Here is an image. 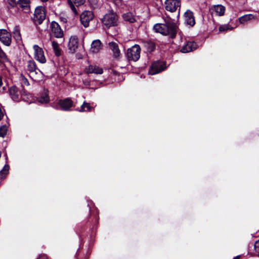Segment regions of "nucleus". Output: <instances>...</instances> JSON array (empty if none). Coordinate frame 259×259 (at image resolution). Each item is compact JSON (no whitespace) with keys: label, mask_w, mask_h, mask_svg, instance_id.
I'll return each mask as SVG.
<instances>
[{"label":"nucleus","mask_w":259,"mask_h":259,"mask_svg":"<svg viewBox=\"0 0 259 259\" xmlns=\"http://www.w3.org/2000/svg\"><path fill=\"white\" fill-rule=\"evenodd\" d=\"M156 32L163 35H170L174 37L177 33V26L174 23L164 24H156L154 26Z\"/></svg>","instance_id":"nucleus-1"},{"label":"nucleus","mask_w":259,"mask_h":259,"mask_svg":"<svg viewBox=\"0 0 259 259\" xmlns=\"http://www.w3.org/2000/svg\"><path fill=\"white\" fill-rule=\"evenodd\" d=\"M27 70L29 72L30 77L34 81H39L42 77V73L36 67L33 61H29L27 64Z\"/></svg>","instance_id":"nucleus-2"},{"label":"nucleus","mask_w":259,"mask_h":259,"mask_svg":"<svg viewBox=\"0 0 259 259\" xmlns=\"http://www.w3.org/2000/svg\"><path fill=\"white\" fill-rule=\"evenodd\" d=\"M102 23L107 28L117 25L118 17L113 12L106 14L102 19Z\"/></svg>","instance_id":"nucleus-3"},{"label":"nucleus","mask_w":259,"mask_h":259,"mask_svg":"<svg viewBox=\"0 0 259 259\" xmlns=\"http://www.w3.org/2000/svg\"><path fill=\"white\" fill-rule=\"evenodd\" d=\"M46 18V12L45 8L42 6H38L35 9L32 18L34 23L36 25L40 24Z\"/></svg>","instance_id":"nucleus-4"},{"label":"nucleus","mask_w":259,"mask_h":259,"mask_svg":"<svg viewBox=\"0 0 259 259\" xmlns=\"http://www.w3.org/2000/svg\"><path fill=\"white\" fill-rule=\"evenodd\" d=\"M141 48L138 45H135L127 51L126 56L129 60L137 61L140 57Z\"/></svg>","instance_id":"nucleus-5"},{"label":"nucleus","mask_w":259,"mask_h":259,"mask_svg":"<svg viewBox=\"0 0 259 259\" xmlns=\"http://www.w3.org/2000/svg\"><path fill=\"white\" fill-rule=\"evenodd\" d=\"M24 90L23 87L19 89L15 85L12 86L9 89V93L11 99L14 101H19L22 97V91Z\"/></svg>","instance_id":"nucleus-6"},{"label":"nucleus","mask_w":259,"mask_h":259,"mask_svg":"<svg viewBox=\"0 0 259 259\" xmlns=\"http://www.w3.org/2000/svg\"><path fill=\"white\" fill-rule=\"evenodd\" d=\"M94 17V15L92 11H85L80 15V20L81 24L86 28L89 26L90 22Z\"/></svg>","instance_id":"nucleus-7"},{"label":"nucleus","mask_w":259,"mask_h":259,"mask_svg":"<svg viewBox=\"0 0 259 259\" xmlns=\"http://www.w3.org/2000/svg\"><path fill=\"white\" fill-rule=\"evenodd\" d=\"M0 41L6 46H10L12 42L11 34L6 29H0Z\"/></svg>","instance_id":"nucleus-8"},{"label":"nucleus","mask_w":259,"mask_h":259,"mask_svg":"<svg viewBox=\"0 0 259 259\" xmlns=\"http://www.w3.org/2000/svg\"><path fill=\"white\" fill-rule=\"evenodd\" d=\"M165 64L163 62H156L153 63L149 70V73L154 75L164 70L165 68Z\"/></svg>","instance_id":"nucleus-9"},{"label":"nucleus","mask_w":259,"mask_h":259,"mask_svg":"<svg viewBox=\"0 0 259 259\" xmlns=\"http://www.w3.org/2000/svg\"><path fill=\"white\" fill-rule=\"evenodd\" d=\"M33 49L34 50V58L41 63H46V59L43 50L36 45L33 46Z\"/></svg>","instance_id":"nucleus-10"},{"label":"nucleus","mask_w":259,"mask_h":259,"mask_svg":"<svg viewBox=\"0 0 259 259\" xmlns=\"http://www.w3.org/2000/svg\"><path fill=\"white\" fill-rule=\"evenodd\" d=\"M180 7V2L179 0H166L165 2V9L170 12H175Z\"/></svg>","instance_id":"nucleus-11"},{"label":"nucleus","mask_w":259,"mask_h":259,"mask_svg":"<svg viewBox=\"0 0 259 259\" xmlns=\"http://www.w3.org/2000/svg\"><path fill=\"white\" fill-rule=\"evenodd\" d=\"M67 3L74 15L76 16L78 12L74 5L77 7L82 6L85 3V0H67Z\"/></svg>","instance_id":"nucleus-12"},{"label":"nucleus","mask_w":259,"mask_h":259,"mask_svg":"<svg viewBox=\"0 0 259 259\" xmlns=\"http://www.w3.org/2000/svg\"><path fill=\"white\" fill-rule=\"evenodd\" d=\"M58 105L61 109L64 111H69L73 105V102L70 98H66L63 100H60Z\"/></svg>","instance_id":"nucleus-13"},{"label":"nucleus","mask_w":259,"mask_h":259,"mask_svg":"<svg viewBox=\"0 0 259 259\" xmlns=\"http://www.w3.org/2000/svg\"><path fill=\"white\" fill-rule=\"evenodd\" d=\"M52 34L56 37L61 38L63 36V33L59 25L55 22H52L51 23Z\"/></svg>","instance_id":"nucleus-14"},{"label":"nucleus","mask_w":259,"mask_h":259,"mask_svg":"<svg viewBox=\"0 0 259 259\" xmlns=\"http://www.w3.org/2000/svg\"><path fill=\"white\" fill-rule=\"evenodd\" d=\"M68 46L69 53L71 54L74 53L78 46V41L77 37L71 36L69 39Z\"/></svg>","instance_id":"nucleus-15"},{"label":"nucleus","mask_w":259,"mask_h":259,"mask_svg":"<svg viewBox=\"0 0 259 259\" xmlns=\"http://www.w3.org/2000/svg\"><path fill=\"white\" fill-rule=\"evenodd\" d=\"M17 6L26 13H29L30 11L29 0H19Z\"/></svg>","instance_id":"nucleus-16"},{"label":"nucleus","mask_w":259,"mask_h":259,"mask_svg":"<svg viewBox=\"0 0 259 259\" xmlns=\"http://www.w3.org/2000/svg\"><path fill=\"white\" fill-rule=\"evenodd\" d=\"M185 22L191 26L195 24V19L193 13L190 10H187L184 14Z\"/></svg>","instance_id":"nucleus-17"},{"label":"nucleus","mask_w":259,"mask_h":259,"mask_svg":"<svg viewBox=\"0 0 259 259\" xmlns=\"http://www.w3.org/2000/svg\"><path fill=\"white\" fill-rule=\"evenodd\" d=\"M197 48V45L194 42H188L183 46L181 52L184 53H189L193 51Z\"/></svg>","instance_id":"nucleus-18"},{"label":"nucleus","mask_w":259,"mask_h":259,"mask_svg":"<svg viewBox=\"0 0 259 259\" xmlns=\"http://www.w3.org/2000/svg\"><path fill=\"white\" fill-rule=\"evenodd\" d=\"M102 43L99 39L94 40L91 45L90 51L93 53H98L102 49Z\"/></svg>","instance_id":"nucleus-19"},{"label":"nucleus","mask_w":259,"mask_h":259,"mask_svg":"<svg viewBox=\"0 0 259 259\" xmlns=\"http://www.w3.org/2000/svg\"><path fill=\"white\" fill-rule=\"evenodd\" d=\"M109 46L113 52V57L116 59H118L120 56V52L117 44L114 42H110L109 43Z\"/></svg>","instance_id":"nucleus-20"},{"label":"nucleus","mask_w":259,"mask_h":259,"mask_svg":"<svg viewBox=\"0 0 259 259\" xmlns=\"http://www.w3.org/2000/svg\"><path fill=\"white\" fill-rule=\"evenodd\" d=\"M88 73H96L101 74L103 73V69L96 65H90L85 69Z\"/></svg>","instance_id":"nucleus-21"},{"label":"nucleus","mask_w":259,"mask_h":259,"mask_svg":"<svg viewBox=\"0 0 259 259\" xmlns=\"http://www.w3.org/2000/svg\"><path fill=\"white\" fill-rule=\"evenodd\" d=\"M211 10L212 13H215V14L219 16H223L224 14L225 8L224 6L218 5L213 6Z\"/></svg>","instance_id":"nucleus-22"},{"label":"nucleus","mask_w":259,"mask_h":259,"mask_svg":"<svg viewBox=\"0 0 259 259\" xmlns=\"http://www.w3.org/2000/svg\"><path fill=\"white\" fill-rule=\"evenodd\" d=\"M123 18L125 21L133 23L136 21L134 16L131 13H127L123 15Z\"/></svg>","instance_id":"nucleus-23"},{"label":"nucleus","mask_w":259,"mask_h":259,"mask_svg":"<svg viewBox=\"0 0 259 259\" xmlns=\"http://www.w3.org/2000/svg\"><path fill=\"white\" fill-rule=\"evenodd\" d=\"M92 109V107L91 106L90 104L88 103L84 102L83 104L81 105L80 107V109L79 110V112H88L91 111Z\"/></svg>","instance_id":"nucleus-24"},{"label":"nucleus","mask_w":259,"mask_h":259,"mask_svg":"<svg viewBox=\"0 0 259 259\" xmlns=\"http://www.w3.org/2000/svg\"><path fill=\"white\" fill-rule=\"evenodd\" d=\"M253 19H254V16L253 15L247 14L239 18V22L241 23H243Z\"/></svg>","instance_id":"nucleus-25"},{"label":"nucleus","mask_w":259,"mask_h":259,"mask_svg":"<svg viewBox=\"0 0 259 259\" xmlns=\"http://www.w3.org/2000/svg\"><path fill=\"white\" fill-rule=\"evenodd\" d=\"M13 35L14 38L16 40H20L21 39L20 28L18 26H16L14 28Z\"/></svg>","instance_id":"nucleus-26"},{"label":"nucleus","mask_w":259,"mask_h":259,"mask_svg":"<svg viewBox=\"0 0 259 259\" xmlns=\"http://www.w3.org/2000/svg\"><path fill=\"white\" fill-rule=\"evenodd\" d=\"M52 47L54 51L55 55L57 56H59L61 55V50L59 49V45L58 43L55 41L52 42Z\"/></svg>","instance_id":"nucleus-27"},{"label":"nucleus","mask_w":259,"mask_h":259,"mask_svg":"<svg viewBox=\"0 0 259 259\" xmlns=\"http://www.w3.org/2000/svg\"><path fill=\"white\" fill-rule=\"evenodd\" d=\"M49 101V98L47 92H45V94L42 95V96H41L38 99V102L41 103H47Z\"/></svg>","instance_id":"nucleus-28"},{"label":"nucleus","mask_w":259,"mask_h":259,"mask_svg":"<svg viewBox=\"0 0 259 259\" xmlns=\"http://www.w3.org/2000/svg\"><path fill=\"white\" fill-rule=\"evenodd\" d=\"M8 127L6 125H3L0 127V137L4 138L7 134Z\"/></svg>","instance_id":"nucleus-29"},{"label":"nucleus","mask_w":259,"mask_h":259,"mask_svg":"<svg viewBox=\"0 0 259 259\" xmlns=\"http://www.w3.org/2000/svg\"><path fill=\"white\" fill-rule=\"evenodd\" d=\"M9 170V166L8 165H5L3 169L0 171V177H3V175H6L8 173Z\"/></svg>","instance_id":"nucleus-30"},{"label":"nucleus","mask_w":259,"mask_h":259,"mask_svg":"<svg viewBox=\"0 0 259 259\" xmlns=\"http://www.w3.org/2000/svg\"><path fill=\"white\" fill-rule=\"evenodd\" d=\"M0 58L2 59H3L4 61H7L8 60L6 54L3 51V50L2 49L1 47H0Z\"/></svg>","instance_id":"nucleus-31"},{"label":"nucleus","mask_w":259,"mask_h":259,"mask_svg":"<svg viewBox=\"0 0 259 259\" xmlns=\"http://www.w3.org/2000/svg\"><path fill=\"white\" fill-rule=\"evenodd\" d=\"M7 3L11 8H14L17 6V2H16V0H7Z\"/></svg>","instance_id":"nucleus-32"},{"label":"nucleus","mask_w":259,"mask_h":259,"mask_svg":"<svg viewBox=\"0 0 259 259\" xmlns=\"http://www.w3.org/2000/svg\"><path fill=\"white\" fill-rule=\"evenodd\" d=\"M229 29V26L228 25H222L219 27L220 31H224Z\"/></svg>","instance_id":"nucleus-33"},{"label":"nucleus","mask_w":259,"mask_h":259,"mask_svg":"<svg viewBox=\"0 0 259 259\" xmlns=\"http://www.w3.org/2000/svg\"><path fill=\"white\" fill-rule=\"evenodd\" d=\"M21 77L22 78V80L23 81V83L26 85H28L29 84V83L27 80V79L26 78H25V76L22 74L21 75Z\"/></svg>","instance_id":"nucleus-34"},{"label":"nucleus","mask_w":259,"mask_h":259,"mask_svg":"<svg viewBox=\"0 0 259 259\" xmlns=\"http://www.w3.org/2000/svg\"><path fill=\"white\" fill-rule=\"evenodd\" d=\"M254 247L256 251H259V239L254 243Z\"/></svg>","instance_id":"nucleus-35"},{"label":"nucleus","mask_w":259,"mask_h":259,"mask_svg":"<svg viewBox=\"0 0 259 259\" xmlns=\"http://www.w3.org/2000/svg\"><path fill=\"white\" fill-rule=\"evenodd\" d=\"M3 116H4V114L2 111L1 108H0V120H1L2 119Z\"/></svg>","instance_id":"nucleus-36"},{"label":"nucleus","mask_w":259,"mask_h":259,"mask_svg":"<svg viewBox=\"0 0 259 259\" xmlns=\"http://www.w3.org/2000/svg\"><path fill=\"white\" fill-rule=\"evenodd\" d=\"M155 49V47L153 45H150V50L151 51H153Z\"/></svg>","instance_id":"nucleus-37"},{"label":"nucleus","mask_w":259,"mask_h":259,"mask_svg":"<svg viewBox=\"0 0 259 259\" xmlns=\"http://www.w3.org/2000/svg\"><path fill=\"white\" fill-rule=\"evenodd\" d=\"M233 259H240V256L239 255H238L237 256H235V257H234Z\"/></svg>","instance_id":"nucleus-38"},{"label":"nucleus","mask_w":259,"mask_h":259,"mask_svg":"<svg viewBox=\"0 0 259 259\" xmlns=\"http://www.w3.org/2000/svg\"><path fill=\"white\" fill-rule=\"evenodd\" d=\"M43 2H47L48 0H41Z\"/></svg>","instance_id":"nucleus-39"},{"label":"nucleus","mask_w":259,"mask_h":259,"mask_svg":"<svg viewBox=\"0 0 259 259\" xmlns=\"http://www.w3.org/2000/svg\"><path fill=\"white\" fill-rule=\"evenodd\" d=\"M39 259H47V258H46V257H42V258H39Z\"/></svg>","instance_id":"nucleus-40"}]
</instances>
